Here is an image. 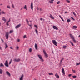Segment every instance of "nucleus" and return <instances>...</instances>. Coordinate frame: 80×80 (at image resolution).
<instances>
[{
	"mask_svg": "<svg viewBox=\"0 0 80 80\" xmlns=\"http://www.w3.org/2000/svg\"><path fill=\"white\" fill-rule=\"evenodd\" d=\"M18 42H20V39H18Z\"/></svg>",
	"mask_w": 80,
	"mask_h": 80,
	"instance_id": "obj_51",
	"label": "nucleus"
},
{
	"mask_svg": "<svg viewBox=\"0 0 80 80\" xmlns=\"http://www.w3.org/2000/svg\"><path fill=\"white\" fill-rule=\"evenodd\" d=\"M49 17H50V18H52V19L54 20V18L53 17L52 15H51V14H50V16H49Z\"/></svg>",
	"mask_w": 80,
	"mask_h": 80,
	"instance_id": "obj_14",
	"label": "nucleus"
},
{
	"mask_svg": "<svg viewBox=\"0 0 80 80\" xmlns=\"http://www.w3.org/2000/svg\"><path fill=\"white\" fill-rule=\"evenodd\" d=\"M60 3V1H58L57 2V4H59V3Z\"/></svg>",
	"mask_w": 80,
	"mask_h": 80,
	"instance_id": "obj_43",
	"label": "nucleus"
},
{
	"mask_svg": "<svg viewBox=\"0 0 80 80\" xmlns=\"http://www.w3.org/2000/svg\"><path fill=\"white\" fill-rule=\"evenodd\" d=\"M69 35H70V37L72 39V40L74 42V43H76V42H77L75 40V38H74V37L73 36V35H72L71 34H69Z\"/></svg>",
	"mask_w": 80,
	"mask_h": 80,
	"instance_id": "obj_1",
	"label": "nucleus"
},
{
	"mask_svg": "<svg viewBox=\"0 0 80 80\" xmlns=\"http://www.w3.org/2000/svg\"><path fill=\"white\" fill-rule=\"evenodd\" d=\"M71 18H72L73 20H75V19H74V18H73L71 17Z\"/></svg>",
	"mask_w": 80,
	"mask_h": 80,
	"instance_id": "obj_49",
	"label": "nucleus"
},
{
	"mask_svg": "<svg viewBox=\"0 0 80 80\" xmlns=\"http://www.w3.org/2000/svg\"><path fill=\"white\" fill-rule=\"evenodd\" d=\"M20 26H21V24H20L18 25H17V26H16L15 27V28H16V29H17V28H20Z\"/></svg>",
	"mask_w": 80,
	"mask_h": 80,
	"instance_id": "obj_8",
	"label": "nucleus"
},
{
	"mask_svg": "<svg viewBox=\"0 0 80 80\" xmlns=\"http://www.w3.org/2000/svg\"><path fill=\"white\" fill-rule=\"evenodd\" d=\"M24 8V9H26V10H27V5H25Z\"/></svg>",
	"mask_w": 80,
	"mask_h": 80,
	"instance_id": "obj_27",
	"label": "nucleus"
},
{
	"mask_svg": "<svg viewBox=\"0 0 80 80\" xmlns=\"http://www.w3.org/2000/svg\"><path fill=\"white\" fill-rule=\"evenodd\" d=\"M68 76L69 77H71V76H72V74L69 75Z\"/></svg>",
	"mask_w": 80,
	"mask_h": 80,
	"instance_id": "obj_48",
	"label": "nucleus"
},
{
	"mask_svg": "<svg viewBox=\"0 0 80 80\" xmlns=\"http://www.w3.org/2000/svg\"><path fill=\"white\" fill-rule=\"evenodd\" d=\"M73 15H75V16H76V14H75V12H73Z\"/></svg>",
	"mask_w": 80,
	"mask_h": 80,
	"instance_id": "obj_42",
	"label": "nucleus"
},
{
	"mask_svg": "<svg viewBox=\"0 0 80 80\" xmlns=\"http://www.w3.org/2000/svg\"><path fill=\"white\" fill-rule=\"evenodd\" d=\"M2 20L3 21H4L5 22H7V20L6 19H5V18L4 17H3L2 18Z\"/></svg>",
	"mask_w": 80,
	"mask_h": 80,
	"instance_id": "obj_13",
	"label": "nucleus"
},
{
	"mask_svg": "<svg viewBox=\"0 0 80 80\" xmlns=\"http://www.w3.org/2000/svg\"><path fill=\"white\" fill-rule=\"evenodd\" d=\"M51 0L52 1V2L53 1H54V0Z\"/></svg>",
	"mask_w": 80,
	"mask_h": 80,
	"instance_id": "obj_60",
	"label": "nucleus"
},
{
	"mask_svg": "<svg viewBox=\"0 0 80 80\" xmlns=\"http://www.w3.org/2000/svg\"><path fill=\"white\" fill-rule=\"evenodd\" d=\"M52 42L54 45H56V46H57V42H56L55 40H52Z\"/></svg>",
	"mask_w": 80,
	"mask_h": 80,
	"instance_id": "obj_4",
	"label": "nucleus"
},
{
	"mask_svg": "<svg viewBox=\"0 0 80 80\" xmlns=\"http://www.w3.org/2000/svg\"><path fill=\"white\" fill-rule=\"evenodd\" d=\"M67 22H70V20L69 19H68Z\"/></svg>",
	"mask_w": 80,
	"mask_h": 80,
	"instance_id": "obj_35",
	"label": "nucleus"
},
{
	"mask_svg": "<svg viewBox=\"0 0 80 80\" xmlns=\"http://www.w3.org/2000/svg\"><path fill=\"white\" fill-rule=\"evenodd\" d=\"M43 51L46 57V58H47V57H48V54H47V52H46L45 50L43 49Z\"/></svg>",
	"mask_w": 80,
	"mask_h": 80,
	"instance_id": "obj_3",
	"label": "nucleus"
},
{
	"mask_svg": "<svg viewBox=\"0 0 80 80\" xmlns=\"http://www.w3.org/2000/svg\"><path fill=\"white\" fill-rule=\"evenodd\" d=\"M40 11H42V9L40 8Z\"/></svg>",
	"mask_w": 80,
	"mask_h": 80,
	"instance_id": "obj_56",
	"label": "nucleus"
},
{
	"mask_svg": "<svg viewBox=\"0 0 80 80\" xmlns=\"http://www.w3.org/2000/svg\"><path fill=\"white\" fill-rule=\"evenodd\" d=\"M7 7L8 8H9V9H10V8H11L10 6H7Z\"/></svg>",
	"mask_w": 80,
	"mask_h": 80,
	"instance_id": "obj_32",
	"label": "nucleus"
},
{
	"mask_svg": "<svg viewBox=\"0 0 80 80\" xmlns=\"http://www.w3.org/2000/svg\"><path fill=\"white\" fill-rule=\"evenodd\" d=\"M78 37H79V38H80V35Z\"/></svg>",
	"mask_w": 80,
	"mask_h": 80,
	"instance_id": "obj_58",
	"label": "nucleus"
},
{
	"mask_svg": "<svg viewBox=\"0 0 80 80\" xmlns=\"http://www.w3.org/2000/svg\"><path fill=\"white\" fill-rule=\"evenodd\" d=\"M6 73L8 76H10V72H9L7 71L6 72Z\"/></svg>",
	"mask_w": 80,
	"mask_h": 80,
	"instance_id": "obj_18",
	"label": "nucleus"
},
{
	"mask_svg": "<svg viewBox=\"0 0 80 80\" xmlns=\"http://www.w3.org/2000/svg\"><path fill=\"white\" fill-rule=\"evenodd\" d=\"M72 77L74 78H77V76H72Z\"/></svg>",
	"mask_w": 80,
	"mask_h": 80,
	"instance_id": "obj_31",
	"label": "nucleus"
},
{
	"mask_svg": "<svg viewBox=\"0 0 80 80\" xmlns=\"http://www.w3.org/2000/svg\"><path fill=\"white\" fill-rule=\"evenodd\" d=\"M34 27L35 28H37V25H34Z\"/></svg>",
	"mask_w": 80,
	"mask_h": 80,
	"instance_id": "obj_47",
	"label": "nucleus"
},
{
	"mask_svg": "<svg viewBox=\"0 0 80 80\" xmlns=\"http://www.w3.org/2000/svg\"><path fill=\"white\" fill-rule=\"evenodd\" d=\"M26 21L28 22V25H29V26H30L31 27H32V25H29V23H28V19H26Z\"/></svg>",
	"mask_w": 80,
	"mask_h": 80,
	"instance_id": "obj_21",
	"label": "nucleus"
},
{
	"mask_svg": "<svg viewBox=\"0 0 80 80\" xmlns=\"http://www.w3.org/2000/svg\"><path fill=\"white\" fill-rule=\"evenodd\" d=\"M72 71L73 73H76V71L75 70H73V69H72Z\"/></svg>",
	"mask_w": 80,
	"mask_h": 80,
	"instance_id": "obj_37",
	"label": "nucleus"
},
{
	"mask_svg": "<svg viewBox=\"0 0 80 80\" xmlns=\"http://www.w3.org/2000/svg\"><path fill=\"white\" fill-rule=\"evenodd\" d=\"M64 59V58H62V59H61V60L60 61V63H62V61H63V59Z\"/></svg>",
	"mask_w": 80,
	"mask_h": 80,
	"instance_id": "obj_25",
	"label": "nucleus"
},
{
	"mask_svg": "<svg viewBox=\"0 0 80 80\" xmlns=\"http://www.w3.org/2000/svg\"><path fill=\"white\" fill-rule=\"evenodd\" d=\"M2 73H3V70L0 69V74H2Z\"/></svg>",
	"mask_w": 80,
	"mask_h": 80,
	"instance_id": "obj_19",
	"label": "nucleus"
},
{
	"mask_svg": "<svg viewBox=\"0 0 80 80\" xmlns=\"http://www.w3.org/2000/svg\"><path fill=\"white\" fill-rule=\"evenodd\" d=\"M66 2L68 3H70V1H69L68 0H66Z\"/></svg>",
	"mask_w": 80,
	"mask_h": 80,
	"instance_id": "obj_38",
	"label": "nucleus"
},
{
	"mask_svg": "<svg viewBox=\"0 0 80 80\" xmlns=\"http://www.w3.org/2000/svg\"><path fill=\"white\" fill-rule=\"evenodd\" d=\"M62 18V17H61L60 18L61 19V18Z\"/></svg>",
	"mask_w": 80,
	"mask_h": 80,
	"instance_id": "obj_64",
	"label": "nucleus"
},
{
	"mask_svg": "<svg viewBox=\"0 0 80 80\" xmlns=\"http://www.w3.org/2000/svg\"><path fill=\"white\" fill-rule=\"evenodd\" d=\"M55 76L57 78H58L59 77V76L57 73H56L55 74Z\"/></svg>",
	"mask_w": 80,
	"mask_h": 80,
	"instance_id": "obj_10",
	"label": "nucleus"
},
{
	"mask_svg": "<svg viewBox=\"0 0 80 80\" xmlns=\"http://www.w3.org/2000/svg\"><path fill=\"white\" fill-rule=\"evenodd\" d=\"M23 75L22 74L21 77L20 78L19 80H23Z\"/></svg>",
	"mask_w": 80,
	"mask_h": 80,
	"instance_id": "obj_12",
	"label": "nucleus"
},
{
	"mask_svg": "<svg viewBox=\"0 0 80 80\" xmlns=\"http://www.w3.org/2000/svg\"><path fill=\"white\" fill-rule=\"evenodd\" d=\"M35 31L37 35H38V31H37V30L36 29Z\"/></svg>",
	"mask_w": 80,
	"mask_h": 80,
	"instance_id": "obj_39",
	"label": "nucleus"
},
{
	"mask_svg": "<svg viewBox=\"0 0 80 80\" xmlns=\"http://www.w3.org/2000/svg\"><path fill=\"white\" fill-rule=\"evenodd\" d=\"M23 38H27V36H26V35H25L24 36Z\"/></svg>",
	"mask_w": 80,
	"mask_h": 80,
	"instance_id": "obj_41",
	"label": "nucleus"
},
{
	"mask_svg": "<svg viewBox=\"0 0 80 80\" xmlns=\"http://www.w3.org/2000/svg\"><path fill=\"white\" fill-rule=\"evenodd\" d=\"M5 45H6V47L5 48V49H6V48L8 47V46L7 45L6 43L5 44Z\"/></svg>",
	"mask_w": 80,
	"mask_h": 80,
	"instance_id": "obj_36",
	"label": "nucleus"
},
{
	"mask_svg": "<svg viewBox=\"0 0 80 80\" xmlns=\"http://www.w3.org/2000/svg\"><path fill=\"white\" fill-rule=\"evenodd\" d=\"M2 14H6L5 12H4L3 11H2Z\"/></svg>",
	"mask_w": 80,
	"mask_h": 80,
	"instance_id": "obj_34",
	"label": "nucleus"
},
{
	"mask_svg": "<svg viewBox=\"0 0 80 80\" xmlns=\"http://www.w3.org/2000/svg\"><path fill=\"white\" fill-rule=\"evenodd\" d=\"M31 22H30V23H31Z\"/></svg>",
	"mask_w": 80,
	"mask_h": 80,
	"instance_id": "obj_61",
	"label": "nucleus"
},
{
	"mask_svg": "<svg viewBox=\"0 0 80 80\" xmlns=\"http://www.w3.org/2000/svg\"><path fill=\"white\" fill-rule=\"evenodd\" d=\"M49 3H53V2L49 1Z\"/></svg>",
	"mask_w": 80,
	"mask_h": 80,
	"instance_id": "obj_30",
	"label": "nucleus"
},
{
	"mask_svg": "<svg viewBox=\"0 0 80 80\" xmlns=\"http://www.w3.org/2000/svg\"><path fill=\"white\" fill-rule=\"evenodd\" d=\"M0 12H1V9H0Z\"/></svg>",
	"mask_w": 80,
	"mask_h": 80,
	"instance_id": "obj_62",
	"label": "nucleus"
},
{
	"mask_svg": "<svg viewBox=\"0 0 80 80\" xmlns=\"http://www.w3.org/2000/svg\"><path fill=\"white\" fill-rule=\"evenodd\" d=\"M62 20L63 21V22H64V20H63V19L62 18Z\"/></svg>",
	"mask_w": 80,
	"mask_h": 80,
	"instance_id": "obj_54",
	"label": "nucleus"
},
{
	"mask_svg": "<svg viewBox=\"0 0 80 80\" xmlns=\"http://www.w3.org/2000/svg\"><path fill=\"white\" fill-rule=\"evenodd\" d=\"M63 48L64 49H65V48H67V46H63Z\"/></svg>",
	"mask_w": 80,
	"mask_h": 80,
	"instance_id": "obj_22",
	"label": "nucleus"
},
{
	"mask_svg": "<svg viewBox=\"0 0 80 80\" xmlns=\"http://www.w3.org/2000/svg\"><path fill=\"white\" fill-rule=\"evenodd\" d=\"M62 73L64 75H65V71L64 70V69L63 68H62Z\"/></svg>",
	"mask_w": 80,
	"mask_h": 80,
	"instance_id": "obj_15",
	"label": "nucleus"
},
{
	"mask_svg": "<svg viewBox=\"0 0 80 80\" xmlns=\"http://www.w3.org/2000/svg\"><path fill=\"white\" fill-rule=\"evenodd\" d=\"M10 48H11V49H12V50H13V48H12V47H11Z\"/></svg>",
	"mask_w": 80,
	"mask_h": 80,
	"instance_id": "obj_50",
	"label": "nucleus"
},
{
	"mask_svg": "<svg viewBox=\"0 0 80 80\" xmlns=\"http://www.w3.org/2000/svg\"><path fill=\"white\" fill-rule=\"evenodd\" d=\"M5 37L6 39H8V32H6Z\"/></svg>",
	"mask_w": 80,
	"mask_h": 80,
	"instance_id": "obj_6",
	"label": "nucleus"
},
{
	"mask_svg": "<svg viewBox=\"0 0 80 80\" xmlns=\"http://www.w3.org/2000/svg\"><path fill=\"white\" fill-rule=\"evenodd\" d=\"M19 47H18V46H17L16 47V49L17 50H18V49H19Z\"/></svg>",
	"mask_w": 80,
	"mask_h": 80,
	"instance_id": "obj_44",
	"label": "nucleus"
},
{
	"mask_svg": "<svg viewBox=\"0 0 80 80\" xmlns=\"http://www.w3.org/2000/svg\"><path fill=\"white\" fill-rule=\"evenodd\" d=\"M14 61L16 62H20V59H14Z\"/></svg>",
	"mask_w": 80,
	"mask_h": 80,
	"instance_id": "obj_7",
	"label": "nucleus"
},
{
	"mask_svg": "<svg viewBox=\"0 0 80 80\" xmlns=\"http://www.w3.org/2000/svg\"><path fill=\"white\" fill-rule=\"evenodd\" d=\"M5 65L6 66V67H8V61L6 60V61L5 63H4Z\"/></svg>",
	"mask_w": 80,
	"mask_h": 80,
	"instance_id": "obj_5",
	"label": "nucleus"
},
{
	"mask_svg": "<svg viewBox=\"0 0 80 80\" xmlns=\"http://www.w3.org/2000/svg\"><path fill=\"white\" fill-rule=\"evenodd\" d=\"M59 17H61V16H60V15H59Z\"/></svg>",
	"mask_w": 80,
	"mask_h": 80,
	"instance_id": "obj_57",
	"label": "nucleus"
},
{
	"mask_svg": "<svg viewBox=\"0 0 80 80\" xmlns=\"http://www.w3.org/2000/svg\"><path fill=\"white\" fill-rule=\"evenodd\" d=\"M35 48H36V50H37V49H38L37 44L36 43H35Z\"/></svg>",
	"mask_w": 80,
	"mask_h": 80,
	"instance_id": "obj_16",
	"label": "nucleus"
},
{
	"mask_svg": "<svg viewBox=\"0 0 80 80\" xmlns=\"http://www.w3.org/2000/svg\"><path fill=\"white\" fill-rule=\"evenodd\" d=\"M10 22V18L9 19V20L7 22H6V25H7V26H8V25H9V24H8V23H9Z\"/></svg>",
	"mask_w": 80,
	"mask_h": 80,
	"instance_id": "obj_11",
	"label": "nucleus"
},
{
	"mask_svg": "<svg viewBox=\"0 0 80 80\" xmlns=\"http://www.w3.org/2000/svg\"><path fill=\"white\" fill-rule=\"evenodd\" d=\"M40 20H41V21H42V20H43V21H44L45 20V19H43V18H40Z\"/></svg>",
	"mask_w": 80,
	"mask_h": 80,
	"instance_id": "obj_28",
	"label": "nucleus"
},
{
	"mask_svg": "<svg viewBox=\"0 0 80 80\" xmlns=\"http://www.w3.org/2000/svg\"><path fill=\"white\" fill-rule=\"evenodd\" d=\"M1 40L3 42V39H2Z\"/></svg>",
	"mask_w": 80,
	"mask_h": 80,
	"instance_id": "obj_55",
	"label": "nucleus"
},
{
	"mask_svg": "<svg viewBox=\"0 0 80 80\" xmlns=\"http://www.w3.org/2000/svg\"><path fill=\"white\" fill-rule=\"evenodd\" d=\"M67 13V12H65V13Z\"/></svg>",
	"mask_w": 80,
	"mask_h": 80,
	"instance_id": "obj_59",
	"label": "nucleus"
},
{
	"mask_svg": "<svg viewBox=\"0 0 80 80\" xmlns=\"http://www.w3.org/2000/svg\"><path fill=\"white\" fill-rule=\"evenodd\" d=\"M38 56L39 58L40 59V61L41 62H43L44 61L43 60V58H42V55H38Z\"/></svg>",
	"mask_w": 80,
	"mask_h": 80,
	"instance_id": "obj_2",
	"label": "nucleus"
},
{
	"mask_svg": "<svg viewBox=\"0 0 80 80\" xmlns=\"http://www.w3.org/2000/svg\"><path fill=\"white\" fill-rule=\"evenodd\" d=\"M48 74L49 75H53V73L51 72V73H49Z\"/></svg>",
	"mask_w": 80,
	"mask_h": 80,
	"instance_id": "obj_24",
	"label": "nucleus"
},
{
	"mask_svg": "<svg viewBox=\"0 0 80 80\" xmlns=\"http://www.w3.org/2000/svg\"><path fill=\"white\" fill-rule=\"evenodd\" d=\"M31 7L32 10H33V3H31Z\"/></svg>",
	"mask_w": 80,
	"mask_h": 80,
	"instance_id": "obj_17",
	"label": "nucleus"
},
{
	"mask_svg": "<svg viewBox=\"0 0 80 80\" xmlns=\"http://www.w3.org/2000/svg\"><path fill=\"white\" fill-rule=\"evenodd\" d=\"M0 67H4V65H3V63H1L0 64Z\"/></svg>",
	"mask_w": 80,
	"mask_h": 80,
	"instance_id": "obj_23",
	"label": "nucleus"
},
{
	"mask_svg": "<svg viewBox=\"0 0 80 80\" xmlns=\"http://www.w3.org/2000/svg\"><path fill=\"white\" fill-rule=\"evenodd\" d=\"M77 27L76 26H74L73 27V29H76Z\"/></svg>",
	"mask_w": 80,
	"mask_h": 80,
	"instance_id": "obj_20",
	"label": "nucleus"
},
{
	"mask_svg": "<svg viewBox=\"0 0 80 80\" xmlns=\"http://www.w3.org/2000/svg\"><path fill=\"white\" fill-rule=\"evenodd\" d=\"M12 8H14V5H13V4H12Z\"/></svg>",
	"mask_w": 80,
	"mask_h": 80,
	"instance_id": "obj_46",
	"label": "nucleus"
},
{
	"mask_svg": "<svg viewBox=\"0 0 80 80\" xmlns=\"http://www.w3.org/2000/svg\"><path fill=\"white\" fill-rule=\"evenodd\" d=\"M32 48H30L29 49V51L30 52H32Z\"/></svg>",
	"mask_w": 80,
	"mask_h": 80,
	"instance_id": "obj_40",
	"label": "nucleus"
},
{
	"mask_svg": "<svg viewBox=\"0 0 80 80\" xmlns=\"http://www.w3.org/2000/svg\"><path fill=\"white\" fill-rule=\"evenodd\" d=\"M62 20L63 21V22H64V20H63V19L62 18Z\"/></svg>",
	"mask_w": 80,
	"mask_h": 80,
	"instance_id": "obj_53",
	"label": "nucleus"
},
{
	"mask_svg": "<svg viewBox=\"0 0 80 80\" xmlns=\"http://www.w3.org/2000/svg\"><path fill=\"white\" fill-rule=\"evenodd\" d=\"M2 5H3V4H0V6H1Z\"/></svg>",
	"mask_w": 80,
	"mask_h": 80,
	"instance_id": "obj_52",
	"label": "nucleus"
},
{
	"mask_svg": "<svg viewBox=\"0 0 80 80\" xmlns=\"http://www.w3.org/2000/svg\"><path fill=\"white\" fill-rule=\"evenodd\" d=\"M53 28L54 30H58V28L56 27V26H53Z\"/></svg>",
	"mask_w": 80,
	"mask_h": 80,
	"instance_id": "obj_9",
	"label": "nucleus"
},
{
	"mask_svg": "<svg viewBox=\"0 0 80 80\" xmlns=\"http://www.w3.org/2000/svg\"><path fill=\"white\" fill-rule=\"evenodd\" d=\"M80 64V62H79V63L78 62L76 63V65L77 66L78 65H79Z\"/></svg>",
	"mask_w": 80,
	"mask_h": 80,
	"instance_id": "obj_29",
	"label": "nucleus"
},
{
	"mask_svg": "<svg viewBox=\"0 0 80 80\" xmlns=\"http://www.w3.org/2000/svg\"><path fill=\"white\" fill-rule=\"evenodd\" d=\"M70 42L72 46H74V45H73V43H72L71 41H70Z\"/></svg>",
	"mask_w": 80,
	"mask_h": 80,
	"instance_id": "obj_33",
	"label": "nucleus"
},
{
	"mask_svg": "<svg viewBox=\"0 0 80 80\" xmlns=\"http://www.w3.org/2000/svg\"><path fill=\"white\" fill-rule=\"evenodd\" d=\"M11 63H12V59H11V61L9 63V65H10V64H11Z\"/></svg>",
	"mask_w": 80,
	"mask_h": 80,
	"instance_id": "obj_45",
	"label": "nucleus"
},
{
	"mask_svg": "<svg viewBox=\"0 0 80 80\" xmlns=\"http://www.w3.org/2000/svg\"><path fill=\"white\" fill-rule=\"evenodd\" d=\"M13 30H11L10 31L9 33H13Z\"/></svg>",
	"mask_w": 80,
	"mask_h": 80,
	"instance_id": "obj_26",
	"label": "nucleus"
},
{
	"mask_svg": "<svg viewBox=\"0 0 80 80\" xmlns=\"http://www.w3.org/2000/svg\"><path fill=\"white\" fill-rule=\"evenodd\" d=\"M0 15H1V13L0 12Z\"/></svg>",
	"mask_w": 80,
	"mask_h": 80,
	"instance_id": "obj_63",
	"label": "nucleus"
}]
</instances>
